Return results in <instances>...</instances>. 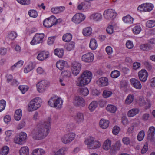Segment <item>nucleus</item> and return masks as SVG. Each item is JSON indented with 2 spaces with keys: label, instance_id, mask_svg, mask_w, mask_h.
<instances>
[{
  "label": "nucleus",
  "instance_id": "56",
  "mask_svg": "<svg viewBox=\"0 0 155 155\" xmlns=\"http://www.w3.org/2000/svg\"><path fill=\"white\" fill-rule=\"evenodd\" d=\"M19 88L23 94H24L27 91L28 89V87L27 86L22 85L19 87Z\"/></svg>",
  "mask_w": 155,
  "mask_h": 155
},
{
  "label": "nucleus",
  "instance_id": "17",
  "mask_svg": "<svg viewBox=\"0 0 155 155\" xmlns=\"http://www.w3.org/2000/svg\"><path fill=\"white\" fill-rule=\"evenodd\" d=\"M96 83L99 86H105L108 84V80L106 77H102L96 81Z\"/></svg>",
  "mask_w": 155,
  "mask_h": 155
},
{
  "label": "nucleus",
  "instance_id": "5",
  "mask_svg": "<svg viewBox=\"0 0 155 155\" xmlns=\"http://www.w3.org/2000/svg\"><path fill=\"white\" fill-rule=\"evenodd\" d=\"M41 99L35 98L31 101L28 104V111H32L35 110L39 108L41 105Z\"/></svg>",
  "mask_w": 155,
  "mask_h": 155
},
{
  "label": "nucleus",
  "instance_id": "39",
  "mask_svg": "<svg viewBox=\"0 0 155 155\" xmlns=\"http://www.w3.org/2000/svg\"><path fill=\"white\" fill-rule=\"evenodd\" d=\"M97 106V103L96 101H93L89 104V108L91 111H93Z\"/></svg>",
  "mask_w": 155,
  "mask_h": 155
},
{
  "label": "nucleus",
  "instance_id": "46",
  "mask_svg": "<svg viewBox=\"0 0 155 155\" xmlns=\"http://www.w3.org/2000/svg\"><path fill=\"white\" fill-rule=\"evenodd\" d=\"M120 73L119 71L114 70L112 71L111 74V77L113 78H117L120 75Z\"/></svg>",
  "mask_w": 155,
  "mask_h": 155
},
{
  "label": "nucleus",
  "instance_id": "19",
  "mask_svg": "<svg viewBox=\"0 0 155 155\" xmlns=\"http://www.w3.org/2000/svg\"><path fill=\"white\" fill-rule=\"evenodd\" d=\"M49 56L48 52L43 51L39 53L37 56V59L41 61L44 60Z\"/></svg>",
  "mask_w": 155,
  "mask_h": 155
},
{
  "label": "nucleus",
  "instance_id": "9",
  "mask_svg": "<svg viewBox=\"0 0 155 155\" xmlns=\"http://www.w3.org/2000/svg\"><path fill=\"white\" fill-rule=\"evenodd\" d=\"M153 7V5L151 3H146L143 4L139 5L137 10L140 12L143 11H150L152 10Z\"/></svg>",
  "mask_w": 155,
  "mask_h": 155
},
{
  "label": "nucleus",
  "instance_id": "2",
  "mask_svg": "<svg viewBox=\"0 0 155 155\" xmlns=\"http://www.w3.org/2000/svg\"><path fill=\"white\" fill-rule=\"evenodd\" d=\"M92 77L91 72L88 71H84L75 81L76 85L79 87H83L88 84Z\"/></svg>",
  "mask_w": 155,
  "mask_h": 155
},
{
  "label": "nucleus",
  "instance_id": "14",
  "mask_svg": "<svg viewBox=\"0 0 155 155\" xmlns=\"http://www.w3.org/2000/svg\"><path fill=\"white\" fill-rule=\"evenodd\" d=\"M48 84V82L45 80H42L38 82L37 84V87L38 91L42 92L45 89V87Z\"/></svg>",
  "mask_w": 155,
  "mask_h": 155
},
{
  "label": "nucleus",
  "instance_id": "25",
  "mask_svg": "<svg viewBox=\"0 0 155 155\" xmlns=\"http://www.w3.org/2000/svg\"><path fill=\"white\" fill-rule=\"evenodd\" d=\"M139 110L137 108H133L129 110L127 114V116L132 117L136 115L139 112Z\"/></svg>",
  "mask_w": 155,
  "mask_h": 155
},
{
  "label": "nucleus",
  "instance_id": "16",
  "mask_svg": "<svg viewBox=\"0 0 155 155\" xmlns=\"http://www.w3.org/2000/svg\"><path fill=\"white\" fill-rule=\"evenodd\" d=\"M94 55L91 52H88L83 55L82 56V61L86 62H91L94 59Z\"/></svg>",
  "mask_w": 155,
  "mask_h": 155
},
{
  "label": "nucleus",
  "instance_id": "36",
  "mask_svg": "<svg viewBox=\"0 0 155 155\" xmlns=\"http://www.w3.org/2000/svg\"><path fill=\"white\" fill-rule=\"evenodd\" d=\"M72 38V35L70 33H68L64 34L62 38L63 41L66 42H69Z\"/></svg>",
  "mask_w": 155,
  "mask_h": 155
},
{
  "label": "nucleus",
  "instance_id": "61",
  "mask_svg": "<svg viewBox=\"0 0 155 155\" xmlns=\"http://www.w3.org/2000/svg\"><path fill=\"white\" fill-rule=\"evenodd\" d=\"M19 137H20L22 141H23L27 138V134L24 132H21L20 134Z\"/></svg>",
  "mask_w": 155,
  "mask_h": 155
},
{
  "label": "nucleus",
  "instance_id": "26",
  "mask_svg": "<svg viewBox=\"0 0 155 155\" xmlns=\"http://www.w3.org/2000/svg\"><path fill=\"white\" fill-rule=\"evenodd\" d=\"M141 50L146 51H148L152 49V46L148 44H144L140 46Z\"/></svg>",
  "mask_w": 155,
  "mask_h": 155
},
{
  "label": "nucleus",
  "instance_id": "59",
  "mask_svg": "<svg viewBox=\"0 0 155 155\" xmlns=\"http://www.w3.org/2000/svg\"><path fill=\"white\" fill-rule=\"evenodd\" d=\"M106 31L109 34H111L113 32V27L111 25L108 26L107 28Z\"/></svg>",
  "mask_w": 155,
  "mask_h": 155
},
{
  "label": "nucleus",
  "instance_id": "21",
  "mask_svg": "<svg viewBox=\"0 0 155 155\" xmlns=\"http://www.w3.org/2000/svg\"><path fill=\"white\" fill-rule=\"evenodd\" d=\"M155 128L154 127L151 126L150 127L147 134V138L152 141L154 138Z\"/></svg>",
  "mask_w": 155,
  "mask_h": 155
},
{
  "label": "nucleus",
  "instance_id": "31",
  "mask_svg": "<svg viewBox=\"0 0 155 155\" xmlns=\"http://www.w3.org/2000/svg\"><path fill=\"white\" fill-rule=\"evenodd\" d=\"M134 100V95L132 94H130L126 98L125 103L127 105H129Z\"/></svg>",
  "mask_w": 155,
  "mask_h": 155
},
{
  "label": "nucleus",
  "instance_id": "49",
  "mask_svg": "<svg viewBox=\"0 0 155 155\" xmlns=\"http://www.w3.org/2000/svg\"><path fill=\"white\" fill-rule=\"evenodd\" d=\"M141 30V27L140 26H136L133 29V31L134 34H137L140 33Z\"/></svg>",
  "mask_w": 155,
  "mask_h": 155
},
{
  "label": "nucleus",
  "instance_id": "42",
  "mask_svg": "<svg viewBox=\"0 0 155 155\" xmlns=\"http://www.w3.org/2000/svg\"><path fill=\"white\" fill-rule=\"evenodd\" d=\"M146 25L147 27L151 28L155 26V20H151L148 21L146 23Z\"/></svg>",
  "mask_w": 155,
  "mask_h": 155
},
{
  "label": "nucleus",
  "instance_id": "29",
  "mask_svg": "<svg viewBox=\"0 0 155 155\" xmlns=\"http://www.w3.org/2000/svg\"><path fill=\"white\" fill-rule=\"evenodd\" d=\"M111 145V141L108 139L104 142L103 146V149L105 150H108L110 148Z\"/></svg>",
  "mask_w": 155,
  "mask_h": 155
},
{
  "label": "nucleus",
  "instance_id": "58",
  "mask_svg": "<svg viewBox=\"0 0 155 155\" xmlns=\"http://www.w3.org/2000/svg\"><path fill=\"white\" fill-rule=\"evenodd\" d=\"M15 143L18 144H22L23 141L19 137H15L14 139Z\"/></svg>",
  "mask_w": 155,
  "mask_h": 155
},
{
  "label": "nucleus",
  "instance_id": "33",
  "mask_svg": "<svg viewBox=\"0 0 155 155\" xmlns=\"http://www.w3.org/2000/svg\"><path fill=\"white\" fill-rule=\"evenodd\" d=\"M98 46L97 41L95 39H91L89 44V47L92 50H95Z\"/></svg>",
  "mask_w": 155,
  "mask_h": 155
},
{
  "label": "nucleus",
  "instance_id": "64",
  "mask_svg": "<svg viewBox=\"0 0 155 155\" xmlns=\"http://www.w3.org/2000/svg\"><path fill=\"white\" fill-rule=\"evenodd\" d=\"M150 117V115L148 113H145L143 114L142 116V119L143 121L148 120Z\"/></svg>",
  "mask_w": 155,
  "mask_h": 155
},
{
  "label": "nucleus",
  "instance_id": "22",
  "mask_svg": "<svg viewBox=\"0 0 155 155\" xmlns=\"http://www.w3.org/2000/svg\"><path fill=\"white\" fill-rule=\"evenodd\" d=\"M89 18L91 20H93L95 21H97L102 18V15L99 13H94L91 15Z\"/></svg>",
  "mask_w": 155,
  "mask_h": 155
},
{
  "label": "nucleus",
  "instance_id": "34",
  "mask_svg": "<svg viewBox=\"0 0 155 155\" xmlns=\"http://www.w3.org/2000/svg\"><path fill=\"white\" fill-rule=\"evenodd\" d=\"M134 19L130 15H127L126 16L123 18V20L125 23L132 24Z\"/></svg>",
  "mask_w": 155,
  "mask_h": 155
},
{
  "label": "nucleus",
  "instance_id": "10",
  "mask_svg": "<svg viewBox=\"0 0 155 155\" xmlns=\"http://www.w3.org/2000/svg\"><path fill=\"white\" fill-rule=\"evenodd\" d=\"M116 15L115 11L112 9H108L105 11L104 13V17L107 20H111L114 18Z\"/></svg>",
  "mask_w": 155,
  "mask_h": 155
},
{
  "label": "nucleus",
  "instance_id": "37",
  "mask_svg": "<svg viewBox=\"0 0 155 155\" xmlns=\"http://www.w3.org/2000/svg\"><path fill=\"white\" fill-rule=\"evenodd\" d=\"M45 153V151L41 149H35L32 152L33 155H42Z\"/></svg>",
  "mask_w": 155,
  "mask_h": 155
},
{
  "label": "nucleus",
  "instance_id": "27",
  "mask_svg": "<svg viewBox=\"0 0 155 155\" xmlns=\"http://www.w3.org/2000/svg\"><path fill=\"white\" fill-rule=\"evenodd\" d=\"M121 146V144L120 140H118L116 141L114 147L113 148V150H112V148H111L110 150V152L111 153H114L116 151L120 150Z\"/></svg>",
  "mask_w": 155,
  "mask_h": 155
},
{
  "label": "nucleus",
  "instance_id": "6",
  "mask_svg": "<svg viewBox=\"0 0 155 155\" xmlns=\"http://www.w3.org/2000/svg\"><path fill=\"white\" fill-rule=\"evenodd\" d=\"M81 65L77 61H74L72 63L71 70L72 74L74 76H77L81 70Z\"/></svg>",
  "mask_w": 155,
  "mask_h": 155
},
{
  "label": "nucleus",
  "instance_id": "32",
  "mask_svg": "<svg viewBox=\"0 0 155 155\" xmlns=\"http://www.w3.org/2000/svg\"><path fill=\"white\" fill-rule=\"evenodd\" d=\"M20 155H29V149L28 147H22L19 150Z\"/></svg>",
  "mask_w": 155,
  "mask_h": 155
},
{
  "label": "nucleus",
  "instance_id": "48",
  "mask_svg": "<svg viewBox=\"0 0 155 155\" xmlns=\"http://www.w3.org/2000/svg\"><path fill=\"white\" fill-rule=\"evenodd\" d=\"M80 93L84 96L87 95L89 94V90L86 87L82 88L80 90Z\"/></svg>",
  "mask_w": 155,
  "mask_h": 155
},
{
  "label": "nucleus",
  "instance_id": "54",
  "mask_svg": "<svg viewBox=\"0 0 155 155\" xmlns=\"http://www.w3.org/2000/svg\"><path fill=\"white\" fill-rule=\"evenodd\" d=\"M61 74L63 77L66 78H69L71 75V72L68 71H64L62 72Z\"/></svg>",
  "mask_w": 155,
  "mask_h": 155
},
{
  "label": "nucleus",
  "instance_id": "35",
  "mask_svg": "<svg viewBox=\"0 0 155 155\" xmlns=\"http://www.w3.org/2000/svg\"><path fill=\"white\" fill-rule=\"evenodd\" d=\"M92 29L90 27H87L84 28L83 31V33L85 36H88L92 33Z\"/></svg>",
  "mask_w": 155,
  "mask_h": 155
},
{
  "label": "nucleus",
  "instance_id": "55",
  "mask_svg": "<svg viewBox=\"0 0 155 155\" xmlns=\"http://www.w3.org/2000/svg\"><path fill=\"white\" fill-rule=\"evenodd\" d=\"M65 151V148H62L59 149L55 152V155H64Z\"/></svg>",
  "mask_w": 155,
  "mask_h": 155
},
{
  "label": "nucleus",
  "instance_id": "62",
  "mask_svg": "<svg viewBox=\"0 0 155 155\" xmlns=\"http://www.w3.org/2000/svg\"><path fill=\"white\" fill-rule=\"evenodd\" d=\"M106 51L107 53L109 55H110L113 52L112 49L110 46H107L106 48Z\"/></svg>",
  "mask_w": 155,
  "mask_h": 155
},
{
  "label": "nucleus",
  "instance_id": "38",
  "mask_svg": "<svg viewBox=\"0 0 155 155\" xmlns=\"http://www.w3.org/2000/svg\"><path fill=\"white\" fill-rule=\"evenodd\" d=\"M106 110L112 113H114L117 110V108L112 105H108L106 107Z\"/></svg>",
  "mask_w": 155,
  "mask_h": 155
},
{
  "label": "nucleus",
  "instance_id": "44",
  "mask_svg": "<svg viewBox=\"0 0 155 155\" xmlns=\"http://www.w3.org/2000/svg\"><path fill=\"white\" fill-rule=\"evenodd\" d=\"M145 132L143 130L140 131L138 133L137 135V139L139 141L142 140L144 137Z\"/></svg>",
  "mask_w": 155,
  "mask_h": 155
},
{
  "label": "nucleus",
  "instance_id": "50",
  "mask_svg": "<svg viewBox=\"0 0 155 155\" xmlns=\"http://www.w3.org/2000/svg\"><path fill=\"white\" fill-rule=\"evenodd\" d=\"M112 94V93L111 91L104 90L103 92V96L104 98H107L110 97Z\"/></svg>",
  "mask_w": 155,
  "mask_h": 155
},
{
  "label": "nucleus",
  "instance_id": "15",
  "mask_svg": "<svg viewBox=\"0 0 155 155\" xmlns=\"http://www.w3.org/2000/svg\"><path fill=\"white\" fill-rule=\"evenodd\" d=\"M140 80L142 82H145L147 80L148 74L147 71L145 69H142L138 73Z\"/></svg>",
  "mask_w": 155,
  "mask_h": 155
},
{
  "label": "nucleus",
  "instance_id": "3",
  "mask_svg": "<svg viewBox=\"0 0 155 155\" xmlns=\"http://www.w3.org/2000/svg\"><path fill=\"white\" fill-rule=\"evenodd\" d=\"M85 144L87 145V147L91 149H94L100 147L101 144L100 142L95 140L94 138L89 137L87 138L85 141Z\"/></svg>",
  "mask_w": 155,
  "mask_h": 155
},
{
  "label": "nucleus",
  "instance_id": "1",
  "mask_svg": "<svg viewBox=\"0 0 155 155\" xmlns=\"http://www.w3.org/2000/svg\"><path fill=\"white\" fill-rule=\"evenodd\" d=\"M51 123V119L49 118L47 121L39 124L37 127L31 132V135L32 138L36 140H40L46 137L48 134Z\"/></svg>",
  "mask_w": 155,
  "mask_h": 155
},
{
  "label": "nucleus",
  "instance_id": "28",
  "mask_svg": "<svg viewBox=\"0 0 155 155\" xmlns=\"http://www.w3.org/2000/svg\"><path fill=\"white\" fill-rule=\"evenodd\" d=\"M22 117V110L21 109H18L16 110L14 114V118L16 121H19Z\"/></svg>",
  "mask_w": 155,
  "mask_h": 155
},
{
  "label": "nucleus",
  "instance_id": "47",
  "mask_svg": "<svg viewBox=\"0 0 155 155\" xmlns=\"http://www.w3.org/2000/svg\"><path fill=\"white\" fill-rule=\"evenodd\" d=\"M29 15L32 17L36 18L38 16L37 12L34 10H30L28 12Z\"/></svg>",
  "mask_w": 155,
  "mask_h": 155
},
{
  "label": "nucleus",
  "instance_id": "20",
  "mask_svg": "<svg viewBox=\"0 0 155 155\" xmlns=\"http://www.w3.org/2000/svg\"><path fill=\"white\" fill-rule=\"evenodd\" d=\"M74 119L77 123L80 124L83 122L84 120V114L80 112L77 113Z\"/></svg>",
  "mask_w": 155,
  "mask_h": 155
},
{
  "label": "nucleus",
  "instance_id": "40",
  "mask_svg": "<svg viewBox=\"0 0 155 155\" xmlns=\"http://www.w3.org/2000/svg\"><path fill=\"white\" fill-rule=\"evenodd\" d=\"M9 151V148L7 146H5L2 148L0 155H7Z\"/></svg>",
  "mask_w": 155,
  "mask_h": 155
},
{
  "label": "nucleus",
  "instance_id": "18",
  "mask_svg": "<svg viewBox=\"0 0 155 155\" xmlns=\"http://www.w3.org/2000/svg\"><path fill=\"white\" fill-rule=\"evenodd\" d=\"M130 81L132 86L135 89H140L141 88V84L138 80L135 78H131Z\"/></svg>",
  "mask_w": 155,
  "mask_h": 155
},
{
  "label": "nucleus",
  "instance_id": "43",
  "mask_svg": "<svg viewBox=\"0 0 155 155\" xmlns=\"http://www.w3.org/2000/svg\"><path fill=\"white\" fill-rule=\"evenodd\" d=\"M74 48V43L73 42H71L69 43H68L66 45V49L68 51H70L73 49Z\"/></svg>",
  "mask_w": 155,
  "mask_h": 155
},
{
  "label": "nucleus",
  "instance_id": "60",
  "mask_svg": "<svg viewBox=\"0 0 155 155\" xmlns=\"http://www.w3.org/2000/svg\"><path fill=\"white\" fill-rule=\"evenodd\" d=\"M13 131L12 130H8L7 131L5 132V134L6 135V137L5 138V139L7 141H8L9 140V138L10 137V136H11L12 132H13Z\"/></svg>",
  "mask_w": 155,
  "mask_h": 155
},
{
  "label": "nucleus",
  "instance_id": "8",
  "mask_svg": "<svg viewBox=\"0 0 155 155\" xmlns=\"http://www.w3.org/2000/svg\"><path fill=\"white\" fill-rule=\"evenodd\" d=\"M44 35L43 33H36L33 38V40L31 42V44L33 45L42 42Z\"/></svg>",
  "mask_w": 155,
  "mask_h": 155
},
{
  "label": "nucleus",
  "instance_id": "13",
  "mask_svg": "<svg viewBox=\"0 0 155 155\" xmlns=\"http://www.w3.org/2000/svg\"><path fill=\"white\" fill-rule=\"evenodd\" d=\"M55 21V17L51 16L50 18L44 20L43 22V25L46 27H51L52 26L54 25L55 22H54Z\"/></svg>",
  "mask_w": 155,
  "mask_h": 155
},
{
  "label": "nucleus",
  "instance_id": "11",
  "mask_svg": "<svg viewBox=\"0 0 155 155\" xmlns=\"http://www.w3.org/2000/svg\"><path fill=\"white\" fill-rule=\"evenodd\" d=\"M85 16L82 13H77L72 17V21L76 24H79L85 19Z\"/></svg>",
  "mask_w": 155,
  "mask_h": 155
},
{
  "label": "nucleus",
  "instance_id": "41",
  "mask_svg": "<svg viewBox=\"0 0 155 155\" xmlns=\"http://www.w3.org/2000/svg\"><path fill=\"white\" fill-rule=\"evenodd\" d=\"M34 68L33 64L32 63H30L25 67L24 69V72L25 73H28L32 70Z\"/></svg>",
  "mask_w": 155,
  "mask_h": 155
},
{
  "label": "nucleus",
  "instance_id": "63",
  "mask_svg": "<svg viewBox=\"0 0 155 155\" xmlns=\"http://www.w3.org/2000/svg\"><path fill=\"white\" fill-rule=\"evenodd\" d=\"M126 45L127 47L129 49H131L133 47V44L130 41H127Z\"/></svg>",
  "mask_w": 155,
  "mask_h": 155
},
{
  "label": "nucleus",
  "instance_id": "7",
  "mask_svg": "<svg viewBox=\"0 0 155 155\" xmlns=\"http://www.w3.org/2000/svg\"><path fill=\"white\" fill-rule=\"evenodd\" d=\"M75 137L74 133H70L64 135L61 138V141L64 144L68 143L73 140Z\"/></svg>",
  "mask_w": 155,
  "mask_h": 155
},
{
  "label": "nucleus",
  "instance_id": "45",
  "mask_svg": "<svg viewBox=\"0 0 155 155\" xmlns=\"http://www.w3.org/2000/svg\"><path fill=\"white\" fill-rule=\"evenodd\" d=\"M122 142L124 144L126 145H128L130 143V138L128 137H123L122 139Z\"/></svg>",
  "mask_w": 155,
  "mask_h": 155
},
{
  "label": "nucleus",
  "instance_id": "52",
  "mask_svg": "<svg viewBox=\"0 0 155 155\" xmlns=\"http://www.w3.org/2000/svg\"><path fill=\"white\" fill-rule=\"evenodd\" d=\"M17 2L23 5H28L30 3V0H16Z\"/></svg>",
  "mask_w": 155,
  "mask_h": 155
},
{
  "label": "nucleus",
  "instance_id": "23",
  "mask_svg": "<svg viewBox=\"0 0 155 155\" xmlns=\"http://www.w3.org/2000/svg\"><path fill=\"white\" fill-rule=\"evenodd\" d=\"M109 121L108 120L101 119L99 122L100 127L102 129H106L109 126Z\"/></svg>",
  "mask_w": 155,
  "mask_h": 155
},
{
  "label": "nucleus",
  "instance_id": "57",
  "mask_svg": "<svg viewBox=\"0 0 155 155\" xmlns=\"http://www.w3.org/2000/svg\"><path fill=\"white\" fill-rule=\"evenodd\" d=\"M120 130V128L118 127L115 126L113 129L112 133L113 134L116 135L118 134Z\"/></svg>",
  "mask_w": 155,
  "mask_h": 155
},
{
  "label": "nucleus",
  "instance_id": "53",
  "mask_svg": "<svg viewBox=\"0 0 155 155\" xmlns=\"http://www.w3.org/2000/svg\"><path fill=\"white\" fill-rule=\"evenodd\" d=\"M17 36V33L14 31L11 32L8 34V37L11 40H14L16 38Z\"/></svg>",
  "mask_w": 155,
  "mask_h": 155
},
{
  "label": "nucleus",
  "instance_id": "12",
  "mask_svg": "<svg viewBox=\"0 0 155 155\" xmlns=\"http://www.w3.org/2000/svg\"><path fill=\"white\" fill-rule=\"evenodd\" d=\"M73 103L75 106L78 107H84L85 105L84 99L79 96L75 97L74 99Z\"/></svg>",
  "mask_w": 155,
  "mask_h": 155
},
{
  "label": "nucleus",
  "instance_id": "30",
  "mask_svg": "<svg viewBox=\"0 0 155 155\" xmlns=\"http://www.w3.org/2000/svg\"><path fill=\"white\" fill-rule=\"evenodd\" d=\"M54 52L55 55L61 58L63 56L64 50L62 48H57L54 50Z\"/></svg>",
  "mask_w": 155,
  "mask_h": 155
},
{
  "label": "nucleus",
  "instance_id": "24",
  "mask_svg": "<svg viewBox=\"0 0 155 155\" xmlns=\"http://www.w3.org/2000/svg\"><path fill=\"white\" fill-rule=\"evenodd\" d=\"M66 61L61 60L58 61L56 63V67L59 70H61L67 65Z\"/></svg>",
  "mask_w": 155,
  "mask_h": 155
},
{
  "label": "nucleus",
  "instance_id": "4",
  "mask_svg": "<svg viewBox=\"0 0 155 155\" xmlns=\"http://www.w3.org/2000/svg\"><path fill=\"white\" fill-rule=\"evenodd\" d=\"M62 100L56 96H54L51 97L48 102L49 105L57 109L61 108L62 105Z\"/></svg>",
  "mask_w": 155,
  "mask_h": 155
},
{
  "label": "nucleus",
  "instance_id": "51",
  "mask_svg": "<svg viewBox=\"0 0 155 155\" xmlns=\"http://www.w3.org/2000/svg\"><path fill=\"white\" fill-rule=\"evenodd\" d=\"M6 106V101L4 100H0V112L3 111Z\"/></svg>",
  "mask_w": 155,
  "mask_h": 155
}]
</instances>
